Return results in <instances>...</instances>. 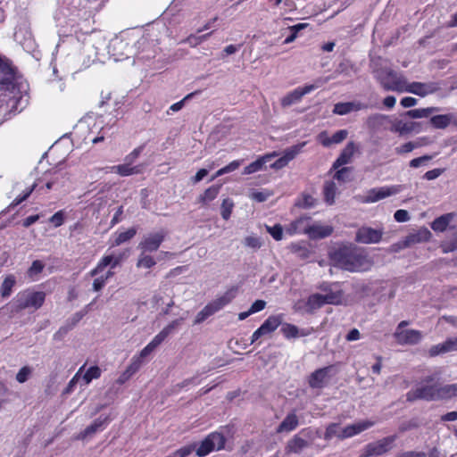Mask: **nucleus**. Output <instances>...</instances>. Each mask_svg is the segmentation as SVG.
<instances>
[{
    "label": "nucleus",
    "mask_w": 457,
    "mask_h": 457,
    "mask_svg": "<svg viewBox=\"0 0 457 457\" xmlns=\"http://www.w3.org/2000/svg\"><path fill=\"white\" fill-rule=\"evenodd\" d=\"M195 449V444L185 445L172 453L174 457H187Z\"/></svg>",
    "instance_id": "51"
},
{
    "label": "nucleus",
    "mask_w": 457,
    "mask_h": 457,
    "mask_svg": "<svg viewBox=\"0 0 457 457\" xmlns=\"http://www.w3.org/2000/svg\"><path fill=\"white\" fill-rule=\"evenodd\" d=\"M220 185H212L209 187L204 191L203 194L198 196L197 202L202 205H206L208 203L213 201L218 196L220 191Z\"/></svg>",
    "instance_id": "30"
},
{
    "label": "nucleus",
    "mask_w": 457,
    "mask_h": 457,
    "mask_svg": "<svg viewBox=\"0 0 457 457\" xmlns=\"http://www.w3.org/2000/svg\"><path fill=\"white\" fill-rule=\"evenodd\" d=\"M438 112H440L439 107L431 106L427 108L409 110L405 112L403 115L411 119H421L430 117L429 123L434 129H445L451 124L457 126V113L449 112L446 114L433 115L434 113Z\"/></svg>",
    "instance_id": "3"
},
{
    "label": "nucleus",
    "mask_w": 457,
    "mask_h": 457,
    "mask_svg": "<svg viewBox=\"0 0 457 457\" xmlns=\"http://www.w3.org/2000/svg\"><path fill=\"white\" fill-rule=\"evenodd\" d=\"M375 78L386 91H396V89L388 88V87H394L395 83L402 84L404 79L402 76H398L395 71L387 68L376 71Z\"/></svg>",
    "instance_id": "15"
},
{
    "label": "nucleus",
    "mask_w": 457,
    "mask_h": 457,
    "mask_svg": "<svg viewBox=\"0 0 457 457\" xmlns=\"http://www.w3.org/2000/svg\"><path fill=\"white\" fill-rule=\"evenodd\" d=\"M383 235V228H373L368 226H362L357 229L354 240L357 243L364 245L378 244L381 241Z\"/></svg>",
    "instance_id": "12"
},
{
    "label": "nucleus",
    "mask_w": 457,
    "mask_h": 457,
    "mask_svg": "<svg viewBox=\"0 0 457 457\" xmlns=\"http://www.w3.org/2000/svg\"><path fill=\"white\" fill-rule=\"evenodd\" d=\"M442 247L445 253L457 250V230L453 233V239L444 241Z\"/></svg>",
    "instance_id": "53"
},
{
    "label": "nucleus",
    "mask_w": 457,
    "mask_h": 457,
    "mask_svg": "<svg viewBox=\"0 0 457 457\" xmlns=\"http://www.w3.org/2000/svg\"><path fill=\"white\" fill-rule=\"evenodd\" d=\"M400 186L375 187L367 191L366 195H359L357 198L358 201L362 204H371L386 198L388 196H391L393 195H396L400 192Z\"/></svg>",
    "instance_id": "10"
},
{
    "label": "nucleus",
    "mask_w": 457,
    "mask_h": 457,
    "mask_svg": "<svg viewBox=\"0 0 457 457\" xmlns=\"http://www.w3.org/2000/svg\"><path fill=\"white\" fill-rule=\"evenodd\" d=\"M46 297V294L43 291L29 288L20 291L12 301V312L19 313L29 308L38 310L43 306Z\"/></svg>",
    "instance_id": "5"
},
{
    "label": "nucleus",
    "mask_w": 457,
    "mask_h": 457,
    "mask_svg": "<svg viewBox=\"0 0 457 457\" xmlns=\"http://www.w3.org/2000/svg\"><path fill=\"white\" fill-rule=\"evenodd\" d=\"M439 397L440 400H449L457 397V383L440 386Z\"/></svg>",
    "instance_id": "37"
},
{
    "label": "nucleus",
    "mask_w": 457,
    "mask_h": 457,
    "mask_svg": "<svg viewBox=\"0 0 457 457\" xmlns=\"http://www.w3.org/2000/svg\"><path fill=\"white\" fill-rule=\"evenodd\" d=\"M15 278L12 275L7 276L1 286V295L3 297H8L11 295L12 287L15 285Z\"/></svg>",
    "instance_id": "43"
},
{
    "label": "nucleus",
    "mask_w": 457,
    "mask_h": 457,
    "mask_svg": "<svg viewBox=\"0 0 457 457\" xmlns=\"http://www.w3.org/2000/svg\"><path fill=\"white\" fill-rule=\"evenodd\" d=\"M438 379V374L425 377L416 388L407 392L406 400L408 402H414L416 400H425L428 402L440 400V386L436 383Z\"/></svg>",
    "instance_id": "4"
},
{
    "label": "nucleus",
    "mask_w": 457,
    "mask_h": 457,
    "mask_svg": "<svg viewBox=\"0 0 457 457\" xmlns=\"http://www.w3.org/2000/svg\"><path fill=\"white\" fill-rule=\"evenodd\" d=\"M418 147V145L413 142H407L399 147L395 148V152L398 154H403L411 152L413 149Z\"/></svg>",
    "instance_id": "63"
},
{
    "label": "nucleus",
    "mask_w": 457,
    "mask_h": 457,
    "mask_svg": "<svg viewBox=\"0 0 457 457\" xmlns=\"http://www.w3.org/2000/svg\"><path fill=\"white\" fill-rule=\"evenodd\" d=\"M427 454L424 452L417 451H407L397 454L395 457H426Z\"/></svg>",
    "instance_id": "64"
},
{
    "label": "nucleus",
    "mask_w": 457,
    "mask_h": 457,
    "mask_svg": "<svg viewBox=\"0 0 457 457\" xmlns=\"http://www.w3.org/2000/svg\"><path fill=\"white\" fill-rule=\"evenodd\" d=\"M352 112L349 102L337 103L334 105L333 113L337 115H345Z\"/></svg>",
    "instance_id": "49"
},
{
    "label": "nucleus",
    "mask_w": 457,
    "mask_h": 457,
    "mask_svg": "<svg viewBox=\"0 0 457 457\" xmlns=\"http://www.w3.org/2000/svg\"><path fill=\"white\" fill-rule=\"evenodd\" d=\"M390 88V87H388ZM393 89H396V92H407L424 97L428 95L433 94L439 89V85L436 82H411L407 83L405 79H403L402 84L395 83Z\"/></svg>",
    "instance_id": "8"
},
{
    "label": "nucleus",
    "mask_w": 457,
    "mask_h": 457,
    "mask_svg": "<svg viewBox=\"0 0 457 457\" xmlns=\"http://www.w3.org/2000/svg\"><path fill=\"white\" fill-rule=\"evenodd\" d=\"M319 289L328 304L337 305L342 303L343 291L337 283L323 282L320 285Z\"/></svg>",
    "instance_id": "14"
},
{
    "label": "nucleus",
    "mask_w": 457,
    "mask_h": 457,
    "mask_svg": "<svg viewBox=\"0 0 457 457\" xmlns=\"http://www.w3.org/2000/svg\"><path fill=\"white\" fill-rule=\"evenodd\" d=\"M305 142H303L287 148V162L293 160L302 151Z\"/></svg>",
    "instance_id": "58"
},
{
    "label": "nucleus",
    "mask_w": 457,
    "mask_h": 457,
    "mask_svg": "<svg viewBox=\"0 0 457 457\" xmlns=\"http://www.w3.org/2000/svg\"><path fill=\"white\" fill-rule=\"evenodd\" d=\"M122 260V254L117 256L105 254L99 260L96 266L87 273L90 277H96L92 284V289L95 292H99L105 287L108 279L115 274L113 269L120 265Z\"/></svg>",
    "instance_id": "2"
},
{
    "label": "nucleus",
    "mask_w": 457,
    "mask_h": 457,
    "mask_svg": "<svg viewBox=\"0 0 457 457\" xmlns=\"http://www.w3.org/2000/svg\"><path fill=\"white\" fill-rule=\"evenodd\" d=\"M163 342L162 335H156L152 341L147 344L139 353L137 357L143 361L144 358L148 356L155 348H157Z\"/></svg>",
    "instance_id": "32"
},
{
    "label": "nucleus",
    "mask_w": 457,
    "mask_h": 457,
    "mask_svg": "<svg viewBox=\"0 0 457 457\" xmlns=\"http://www.w3.org/2000/svg\"><path fill=\"white\" fill-rule=\"evenodd\" d=\"M450 352H457V337H448L445 342L431 346L428 354L435 357Z\"/></svg>",
    "instance_id": "19"
},
{
    "label": "nucleus",
    "mask_w": 457,
    "mask_h": 457,
    "mask_svg": "<svg viewBox=\"0 0 457 457\" xmlns=\"http://www.w3.org/2000/svg\"><path fill=\"white\" fill-rule=\"evenodd\" d=\"M336 374L334 366L329 365L313 371L308 379L309 386L312 388H323L326 386L332 376Z\"/></svg>",
    "instance_id": "13"
},
{
    "label": "nucleus",
    "mask_w": 457,
    "mask_h": 457,
    "mask_svg": "<svg viewBox=\"0 0 457 457\" xmlns=\"http://www.w3.org/2000/svg\"><path fill=\"white\" fill-rule=\"evenodd\" d=\"M31 374L32 369L29 366H23L16 374V380L19 383H25Z\"/></svg>",
    "instance_id": "50"
},
{
    "label": "nucleus",
    "mask_w": 457,
    "mask_h": 457,
    "mask_svg": "<svg viewBox=\"0 0 457 457\" xmlns=\"http://www.w3.org/2000/svg\"><path fill=\"white\" fill-rule=\"evenodd\" d=\"M337 170L334 174V179L338 181H346L348 179V174L352 170V168L350 167H343L341 169H337Z\"/></svg>",
    "instance_id": "56"
},
{
    "label": "nucleus",
    "mask_w": 457,
    "mask_h": 457,
    "mask_svg": "<svg viewBox=\"0 0 457 457\" xmlns=\"http://www.w3.org/2000/svg\"><path fill=\"white\" fill-rule=\"evenodd\" d=\"M310 221V217L302 216L290 224V228H287V232H289L290 234H308V229L311 224Z\"/></svg>",
    "instance_id": "28"
},
{
    "label": "nucleus",
    "mask_w": 457,
    "mask_h": 457,
    "mask_svg": "<svg viewBox=\"0 0 457 457\" xmlns=\"http://www.w3.org/2000/svg\"><path fill=\"white\" fill-rule=\"evenodd\" d=\"M333 260L341 269L351 272H361L370 269V258L355 248H341L335 252Z\"/></svg>",
    "instance_id": "1"
},
{
    "label": "nucleus",
    "mask_w": 457,
    "mask_h": 457,
    "mask_svg": "<svg viewBox=\"0 0 457 457\" xmlns=\"http://www.w3.org/2000/svg\"><path fill=\"white\" fill-rule=\"evenodd\" d=\"M241 162L242 161L235 160V161L229 162L228 165H226L223 168L220 169L216 172L215 176L212 177V179H215L217 177H220V176H221L223 174L229 173V172H232V171L236 170L241 165Z\"/></svg>",
    "instance_id": "48"
},
{
    "label": "nucleus",
    "mask_w": 457,
    "mask_h": 457,
    "mask_svg": "<svg viewBox=\"0 0 457 457\" xmlns=\"http://www.w3.org/2000/svg\"><path fill=\"white\" fill-rule=\"evenodd\" d=\"M358 147L354 142H348L345 148L340 153L339 156L334 162L332 168L334 170H337L343 165L350 163Z\"/></svg>",
    "instance_id": "21"
},
{
    "label": "nucleus",
    "mask_w": 457,
    "mask_h": 457,
    "mask_svg": "<svg viewBox=\"0 0 457 457\" xmlns=\"http://www.w3.org/2000/svg\"><path fill=\"white\" fill-rule=\"evenodd\" d=\"M391 131L399 133L400 135L411 134V121L396 120L391 126Z\"/></svg>",
    "instance_id": "40"
},
{
    "label": "nucleus",
    "mask_w": 457,
    "mask_h": 457,
    "mask_svg": "<svg viewBox=\"0 0 457 457\" xmlns=\"http://www.w3.org/2000/svg\"><path fill=\"white\" fill-rule=\"evenodd\" d=\"M136 234L137 228L134 227L129 228L126 231L116 233L115 238L112 243V246H118L123 243L129 241L136 236Z\"/></svg>",
    "instance_id": "34"
},
{
    "label": "nucleus",
    "mask_w": 457,
    "mask_h": 457,
    "mask_svg": "<svg viewBox=\"0 0 457 457\" xmlns=\"http://www.w3.org/2000/svg\"><path fill=\"white\" fill-rule=\"evenodd\" d=\"M280 325L278 318L271 316L269 317L260 328H258L252 335L251 342L257 341L262 337L270 335Z\"/></svg>",
    "instance_id": "18"
},
{
    "label": "nucleus",
    "mask_w": 457,
    "mask_h": 457,
    "mask_svg": "<svg viewBox=\"0 0 457 457\" xmlns=\"http://www.w3.org/2000/svg\"><path fill=\"white\" fill-rule=\"evenodd\" d=\"M101 375H102V370L98 366L95 365V366L89 367L86 370V372L80 377H81L83 385L87 386L92 382L93 379L99 378L101 377Z\"/></svg>",
    "instance_id": "33"
},
{
    "label": "nucleus",
    "mask_w": 457,
    "mask_h": 457,
    "mask_svg": "<svg viewBox=\"0 0 457 457\" xmlns=\"http://www.w3.org/2000/svg\"><path fill=\"white\" fill-rule=\"evenodd\" d=\"M236 296V291L234 288H230L227 290L223 295L216 298L215 300L210 302V305H212L213 311L217 312L221 310L224 306L228 304Z\"/></svg>",
    "instance_id": "29"
},
{
    "label": "nucleus",
    "mask_w": 457,
    "mask_h": 457,
    "mask_svg": "<svg viewBox=\"0 0 457 457\" xmlns=\"http://www.w3.org/2000/svg\"><path fill=\"white\" fill-rule=\"evenodd\" d=\"M310 430L303 429L287 444V448L295 453H297L307 446L308 440L310 439Z\"/></svg>",
    "instance_id": "23"
},
{
    "label": "nucleus",
    "mask_w": 457,
    "mask_h": 457,
    "mask_svg": "<svg viewBox=\"0 0 457 457\" xmlns=\"http://www.w3.org/2000/svg\"><path fill=\"white\" fill-rule=\"evenodd\" d=\"M396 438L395 435H392L367 444L361 449L360 457H379L386 455L393 448Z\"/></svg>",
    "instance_id": "6"
},
{
    "label": "nucleus",
    "mask_w": 457,
    "mask_h": 457,
    "mask_svg": "<svg viewBox=\"0 0 457 457\" xmlns=\"http://www.w3.org/2000/svg\"><path fill=\"white\" fill-rule=\"evenodd\" d=\"M245 245L253 249H259L262 246V241L257 237H246L245 238Z\"/></svg>",
    "instance_id": "61"
},
{
    "label": "nucleus",
    "mask_w": 457,
    "mask_h": 457,
    "mask_svg": "<svg viewBox=\"0 0 457 457\" xmlns=\"http://www.w3.org/2000/svg\"><path fill=\"white\" fill-rule=\"evenodd\" d=\"M374 421L362 420L354 424L348 425L342 429L341 440L354 436L362 431L373 427Z\"/></svg>",
    "instance_id": "20"
},
{
    "label": "nucleus",
    "mask_w": 457,
    "mask_h": 457,
    "mask_svg": "<svg viewBox=\"0 0 457 457\" xmlns=\"http://www.w3.org/2000/svg\"><path fill=\"white\" fill-rule=\"evenodd\" d=\"M386 119V116L383 114L376 113L368 117L367 124L369 127H375L377 125H381Z\"/></svg>",
    "instance_id": "57"
},
{
    "label": "nucleus",
    "mask_w": 457,
    "mask_h": 457,
    "mask_svg": "<svg viewBox=\"0 0 457 457\" xmlns=\"http://www.w3.org/2000/svg\"><path fill=\"white\" fill-rule=\"evenodd\" d=\"M45 264L42 261L36 260L32 262L30 267L27 270V275L32 280H36L37 276L43 271Z\"/></svg>",
    "instance_id": "42"
},
{
    "label": "nucleus",
    "mask_w": 457,
    "mask_h": 457,
    "mask_svg": "<svg viewBox=\"0 0 457 457\" xmlns=\"http://www.w3.org/2000/svg\"><path fill=\"white\" fill-rule=\"evenodd\" d=\"M337 187L334 182H327L323 187V194L325 201L328 204H332L335 200Z\"/></svg>",
    "instance_id": "44"
},
{
    "label": "nucleus",
    "mask_w": 457,
    "mask_h": 457,
    "mask_svg": "<svg viewBox=\"0 0 457 457\" xmlns=\"http://www.w3.org/2000/svg\"><path fill=\"white\" fill-rule=\"evenodd\" d=\"M109 422V416H100L97 419H96L89 426H87L83 431H81L77 436V438L84 440L88 436H91L96 433L97 431L103 430Z\"/></svg>",
    "instance_id": "22"
},
{
    "label": "nucleus",
    "mask_w": 457,
    "mask_h": 457,
    "mask_svg": "<svg viewBox=\"0 0 457 457\" xmlns=\"http://www.w3.org/2000/svg\"><path fill=\"white\" fill-rule=\"evenodd\" d=\"M143 361L140 359V357L134 356L132 358L131 363L127 367V370L130 372V374L134 375L138 371Z\"/></svg>",
    "instance_id": "62"
},
{
    "label": "nucleus",
    "mask_w": 457,
    "mask_h": 457,
    "mask_svg": "<svg viewBox=\"0 0 457 457\" xmlns=\"http://www.w3.org/2000/svg\"><path fill=\"white\" fill-rule=\"evenodd\" d=\"M410 324L408 320H402L396 327L393 337L401 345H415L423 338L422 332L417 329H406Z\"/></svg>",
    "instance_id": "9"
},
{
    "label": "nucleus",
    "mask_w": 457,
    "mask_h": 457,
    "mask_svg": "<svg viewBox=\"0 0 457 457\" xmlns=\"http://www.w3.org/2000/svg\"><path fill=\"white\" fill-rule=\"evenodd\" d=\"M318 85H305L303 87H299L293 90L290 94L287 95V105L291 104L297 103L301 100V98L306 94L311 93L314 89H316Z\"/></svg>",
    "instance_id": "27"
},
{
    "label": "nucleus",
    "mask_w": 457,
    "mask_h": 457,
    "mask_svg": "<svg viewBox=\"0 0 457 457\" xmlns=\"http://www.w3.org/2000/svg\"><path fill=\"white\" fill-rule=\"evenodd\" d=\"M183 319H177L173 321H171L170 324H168L162 331H160L157 335H162L163 341L168 337V336L171 333V331L177 328L179 325H180Z\"/></svg>",
    "instance_id": "52"
},
{
    "label": "nucleus",
    "mask_w": 457,
    "mask_h": 457,
    "mask_svg": "<svg viewBox=\"0 0 457 457\" xmlns=\"http://www.w3.org/2000/svg\"><path fill=\"white\" fill-rule=\"evenodd\" d=\"M325 304H328L325 302L323 295L320 293L311 295L306 302V305L310 311L317 310Z\"/></svg>",
    "instance_id": "35"
},
{
    "label": "nucleus",
    "mask_w": 457,
    "mask_h": 457,
    "mask_svg": "<svg viewBox=\"0 0 457 457\" xmlns=\"http://www.w3.org/2000/svg\"><path fill=\"white\" fill-rule=\"evenodd\" d=\"M431 236V232L427 228H421L418 231L409 234L399 243V248H406L416 244L428 242Z\"/></svg>",
    "instance_id": "17"
},
{
    "label": "nucleus",
    "mask_w": 457,
    "mask_h": 457,
    "mask_svg": "<svg viewBox=\"0 0 457 457\" xmlns=\"http://www.w3.org/2000/svg\"><path fill=\"white\" fill-rule=\"evenodd\" d=\"M166 237V233L163 230L150 233L144 237L138 245V248L143 253H153L159 249L162 243Z\"/></svg>",
    "instance_id": "16"
},
{
    "label": "nucleus",
    "mask_w": 457,
    "mask_h": 457,
    "mask_svg": "<svg viewBox=\"0 0 457 457\" xmlns=\"http://www.w3.org/2000/svg\"><path fill=\"white\" fill-rule=\"evenodd\" d=\"M308 237L311 239H321L330 236L333 232V228L329 225H322L320 223L310 224L308 229Z\"/></svg>",
    "instance_id": "24"
},
{
    "label": "nucleus",
    "mask_w": 457,
    "mask_h": 457,
    "mask_svg": "<svg viewBox=\"0 0 457 457\" xmlns=\"http://www.w3.org/2000/svg\"><path fill=\"white\" fill-rule=\"evenodd\" d=\"M145 253L142 252L141 254L139 255L137 262V267L151 269L156 264V262L154 259V257H152L151 255L145 254Z\"/></svg>",
    "instance_id": "46"
},
{
    "label": "nucleus",
    "mask_w": 457,
    "mask_h": 457,
    "mask_svg": "<svg viewBox=\"0 0 457 457\" xmlns=\"http://www.w3.org/2000/svg\"><path fill=\"white\" fill-rule=\"evenodd\" d=\"M290 249L301 259H307L311 253L310 250L308 249L305 244H291Z\"/></svg>",
    "instance_id": "47"
},
{
    "label": "nucleus",
    "mask_w": 457,
    "mask_h": 457,
    "mask_svg": "<svg viewBox=\"0 0 457 457\" xmlns=\"http://www.w3.org/2000/svg\"><path fill=\"white\" fill-rule=\"evenodd\" d=\"M234 202L230 198L223 199L220 206V215L223 220H228L232 213Z\"/></svg>",
    "instance_id": "45"
},
{
    "label": "nucleus",
    "mask_w": 457,
    "mask_h": 457,
    "mask_svg": "<svg viewBox=\"0 0 457 457\" xmlns=\"http://www.w3.org/2000/svg\"><path fill=\"white\" fill-rule=\"evenodd\" d=\"M113 169L120 176L122 177H127L140 172V170L137 166H131V163L129 162H126L124 164L114 166Z\"/></svg>",
    "instance_id": "38"
},
{
    "label": "nucleus",
    "mask_w": 457,
    "mask_h": 457,
    "mask_svg": "<svg viewBox=\"0 0 457 457\" xmlns=\"http://www.w3.org/2000/svg\"><path fill=\"white\" fill-rule=\"evenodd\" d=\"M308 27V23L287 25V43L293 42L299 36L300 31Z\"/></svg>",
    "instance_id": "41"
},
{
    "label": "nucleus",
    "mask_w": 457,
    "mask_h": 457,
    "mask_svg": "<svg viewBox=\"0 0 457 457\" xmlns=\"http://www.w3.org/2000/svg\"><path fill=\"white\" fill-rule=\"evenodd\" d=\"M267 230L275 240H281L283 238V228L280 224H276L272 227L267 226Z\"/></svg>",
    "instance_id": "54"
},
{
    "label": "nucleus",
    "mask_w": 457,
    "mask_h": 457,
    "mask_svg": "<svg viewBox=\"0 0 457 457\" xmlns=\"http://www.w3.org/2000/svg\"><path fill=\"white\" fill-rule=\"evenodd\" d=\"M17 69L13 66L12 61L0 54V86L2 88L8 89L13 87L16 80Z\"/></svg>",
    "instance_id": "11"
},
{
    "label": "nucleus",
    "mask_w": 457,
    "mask_h": 457,
    "mask_svg": "<svg viewBox=\"0 0 457 457\" xmlns=\"http://www.w3.org/2000/svg\"><path fill=\"white\" fill-rule=\"evenodd\" d=\"M312 332V328H298L296 326L287 323V338L307 337Z\"/></svg>",
    "instance_id": "36"
},
{
    "label": "nucleus",
    "mask_w": 457,
    "mask_h": 457,
    "mask_svg": "<svg viewBox=\"0 0 457 457\" xmlns=\"http://www.w3.org/2000/svg\"><path fill=\"white\" fill-rule=\"evenodd\" d=\"M65 220V215L64 212L62 210H60L56 212L51 218L49 219V221L55 227L58 228L63 224Z\"/></svg>",
    "instance_id": "55"
},
{
    "label": "nucleus",
    "mask_w": 457,
    "mask_h": 457,
    "mask_svg": "<svg viewBox=\"0 0 457 457\" xmlns=\"http://www.w3.org/2000/svg\"><path fill=\"white\" fill-rule=\"evenodd\" d=\"M227 439L225 436L218 431L208 434L201 441L199 446L195 449L198 457H205L213 451H220L225 448Z\"/></svg>",
    "instance_id": "7"
},
{
    "label": "nucleus",
    "mask_w": 457,
    "mask_h": 457,
    "mask_svg": "<svg viewBox=\"0 0 457 457\" xmlns=\"http://www.w3.org/2000/svg\"><path fill=\"white\" fill-rule=\"evenodd\" d=\"M343 428L338 423H330L327 426L323 438L326 441L331 440L333 437H337L341 440Z\"/></svg>",
    "instance_id": "39"
},
{
    "label": "nucleus",
    "mask_w": 457,
    "mask_h": 457,
    "mask_svg": "<svg viewBox=\"0 0 457 457\" xmlns=\"http://www.w3.org/2000/svg\"><path fill=\"white\" fill-rule=\"evenodd\" d=\"M453 218V213H446L434 220L431 228L436 232H444Z\"/></svg>",
    "instance_id": "31"
},
{
    "label": "nucleus",
    "mask_w": 457,
    "mask_h": 457,
    "mask_svg": "<svg viewBox=\"0 0 457 457\" xmlns=\"http://www.w3.org/2000/svg\"><path fill=\"white\" fill-rule=\"evenodd\" d=\"M348 136L346 129H340L335 132L331 137H328L326 134L321 133L320 135V140L323 146L328 147L333 144H339L343 142Z\"/></svg>",
    "instance_id": "25"
},
{
    "label": "nucleus",
    "mask_w": 457,
    "mask_h": 457,
    "mask_svg": "<svg viewBox=\"0 0 457 457\" xmlns=\"http://www.w3.org/2000/svg\"><path fill=\"white\" fill-rule=\"evenodd\" d=\"M85 366H86V364L82 365L79 369V370L76 372V374L73 376V378L70 380V382L68 383V386L66 387V390H65L66 393H69L73 390V387L75 386L76 383L80 378V376L85 369Z\"/></svg>",
    "instance_id": "59"
},
{
    "label": "nucleus",
    "mask_w": 457,
    "mask_h": 457,
    "mask_svg": "<svg viewBox=\"0 0 457 457\" xmlns=\"http://www.w3.org/2000/svg\"><path fill=\"white\" fill-rule=\"evenodd\" d=\"M431 159H432V156H430V155H423V156L412 159L410 162V167H411V168H419V167H420L422 165H425Z\"/></svg>",
    "instance_id": "60"
},
{
    "label": "nucleus",
    "mask_w": 457,
    "mask_h": 457,
    "mask_svg": "<svg viewBox=\"0 0 457 457\" xmlns=\"http://www.w3.org/2000/svg\"><path fill=\"white\" fill-rule=\"evenodd\" d=\"M275 156H277V154L273 153L271 154H266L264 156L258 158L256 161L251 162L249 165L245 167L243 174L249 175L255 173L259 170H262L265 164Z\"/></svg>",
    "instance_id": "26"
}]
</instances>
